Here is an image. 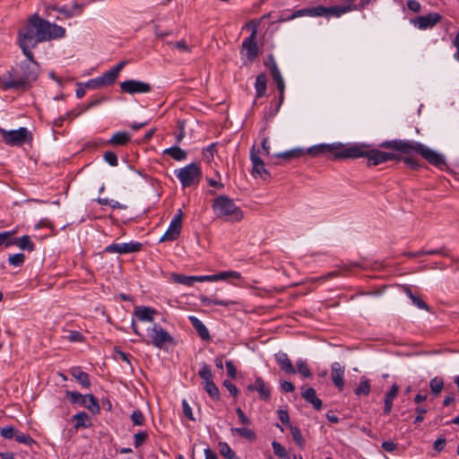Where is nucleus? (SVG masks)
I'll list each match as a JSON object with an SVG mask.
<instances>
[{
  "label": "nucleus",
  "mask_w": 459,
  "mask_h": 459,
  "mask_svg": "<svg viewBox=\"0 0 459 459\" xmlns=\"http://www.w3.org/2000/svg\"><path fill=\"white\" fill-rule=\"evenodd\" d=\"M307 152L312 156H325L332 160L367 158L369 167L396 159V153L372 149L366 143H321L309 147Z\"/></svg>",
  "instance_id": "nucleus-1"
},
{
  "label": "nucleus",
  "mask_w": 459,
  "mask_h": 459,
  "mask_svg": "<svg viewBox=\"0 0 459 459\" xmlns=\"http://www.w3.org/2000/svg\"><path fill=\"white\" fill-rule=\"evenodd\" d=\"M379 148L390 149L400 152L396 153V161H403L414 171L419 170L421 165L413 154L422 157L430 165L444 170L447 168L446 158L443 154L429 148L420 142L410 140H388L378 144Z\"/></svg>",
  "instance_id": "nucleus-2"
},
{
  "label": "nucleus",
  "mask_w": 459,
  "mask_h": 459,
  "mask_svg": "<svg viewBox=\"0 0 459 459\" xmlns=\"http://www.w3.org/2000/svg\"><path fill=\"white\" fill-rule=\"evenodd\" d=\"M50 27L49 22L35 13L30 17L28 24L19 30V46L29 60H32V48H35L41 41L51 39Z\"/></svg>",
  "instance_id": "nucleus-3"
},
{
  "label": "nucleus",
  "mask_w": 459,
  "mask_h": 459,
  "mask_svg": "<svg viewBox=\"0 0 459 459\" xmlns=\"http://www.w3.org/2000/svg\"><path fill=\"white\" fill-rule=\"evenodd\" d=\"M39 71V65L32 54V60L27 58V61L22 62L7 73V80L3 83V89L25 90L31 82L37 80Z\"/></svg>",
  "instance_id": "nucleus-4"
},
{
  "label": "nucleus",
  "mask_w": 459,
  "mask_h": 459,
  "mask_svg": "<svg viewBox=\"0 0 459 459\" xmlns=\"http://www.w3.org/2000/svg\"><path fill=\"white\" fill-rule=\"evenodd\" d=\"M212 208L218 219L227 222H239L244 217L240 207L228 195H223L213 199Z\"/></svg>",
  "instance_id": "nucleus-5"
},
{
  "label": "nucleus",
  "mask_w": 459,
  "mask_h": 459,
  "mask_svg": "<svg viewBox=\"0 0 459 459\" xmlns=\"http://www.w3.org/2000/svg\"><path fill=\"white\" fill-rule=\"evenodd\" d=\"M175 175L179 179L182 187H189L198 185L202 178V170L199 164L192 162L184 168L177 169Z\"/></svg>",
  "instance_id": "nucleus-6"
},
{
  "label": "nucleus",
  "mask_w": 459,
  "mask_h": 459,
  "mask_svg": "<svg viewBox=\"0 0 459 459\" xmlns=\"http://www.w3.org/2000/svg\"><path fill=\"white\" fill-rule=\"evenodd\" d=\"M3 141L10 146H21L25 143L32 141V134L26 127H20L17 130L7 131L0 129Z\"/></svg>",
  "instance_id": "nucleus-7"
},
{
  "label": "nucleus",
  "mask_w": 459,
  "mask_h": 459,
  "mask_svg": "<svg viewBox=\"0 0 459 459\" xmlns=\"http://www.w3.org/2000/svg\"><path fill=\"white\" fill-rule=\"evenodd\" d=\"M254 30L249 37L246 38L242 42L241 52H245L247 60L253 63L259 55V48L256 43V24L253 22Z\"/></svg>",
  "instance_id": "nucleus-8"
},
{
  "label": "nucleus",
  "mask_w": 459,
  "mask_h": 459,
  "mask_svg": "<svg viewBox=\"0 0 459 459\" xmlns=\"http://www.w3.org/2000/svg\"><path fill=\"white\" fill-rule=\"evenodd\" d=\"M151 338V343L158 349H161L166 343H175V340L171 334L164 330L160 325H154L152 326Z\"/></svg>",
  "instance_id": "nucleus-9"
},
{
  "label": "nucleus",
  "mask_w": 459,
  "mask_h": 459,
  "mask_svg": "<svg viewBox=\"0 0 459 459\" xmlns=\"http://www.w3.org/2000/svg\"><path fill=\"white\" fill-rule=\"evenodd\" d=\"M182 218L183 212L181 209H179L174 215L172 221H170L169 229L161 237L160 241H174L178 238L182 228Z\"/></svg>",
  "instance_id": "nucleus-10"
},
{
  "label": "nucleus",
  "mask_w": 459,
  "mask_h": 459,
  "mask_svg": "<svg viewBox=\"0 0 459 459\" xmlns=\"http://www.w3.org/2000/svg\"><path fill=\"white\" fill-rule=\"evenodd\" d=\"M442 19L438 13L432 12L427 15L418 16L411 20V22L420 30H428L433 28Z\"/></svg>",
  "instance_id": "nucleus-11"
},
{
  "label": "nucleus",
  "mask_w": 459,
  "mask_h": 459,
  "mask_svg": "<svg viewBox=\"0 0 459 459\" xmlns=\"http://www.w3.org/2000/svg\"><path fill=\"white\" fill-rule=\"evenodd\" d=\"M120 89L123 92L128 94L147 93L152 91V86L148 82L126 80L120 83Z\"/></svg>",
  "instance_id": "nucleus-12"
},
{
  "label": "nucleus",
  "mask_w": 459,
  "mask_h": 459,
  "mask_svg": "<svg viewBox=\"0 0 459 459\" xmlns=\"http://www.w3.org/2000/svg\"><path fill=\"white\" fill-rule=\"evenodd\" d=\"M143 247V244L140 242H129V243H113L105 247L104 252L106 253H118V254H129L139 252Z\"/></svg>",
  "instance_id": "nucleus-13"
},
{
  "label": "nucleus",
  "mask_w": 459,
  "mask_h": 459,
  "mask_svg": "<svg viewBox=\"0 0 459 459\" xmlns=\"http://www.w3.org/2000/svg\"><path fill=\"white\" fill-rule=\"evenodd\" d=\"M247 391H257L259 398L263 401H269L271 399V391L266 386L265 382L261 377H256L253 385L247 386Z\"/></svg>",
  "instance_id": "nucleus-14"
},
{
  "label": "nucleus",
  "mask_w": 459,
  "mask_h": 459,
  "mask_svg": "<svg viewBox=\"0 0 459 459\" xmlns=\"http://www.w3.org/2000/svg\"><path fill=\"white\" fill-rule=\"evenodd\" d=\"M229 278L239 279L241 278V274L240 273L235 271L221 272L216 274L197 276V281L198 282L215 281L220 280H227Z\"/></svg>",
  "instance_id": "nucleus-15"
},
{
  "label": "nucleus",
  "mask_w": 459,
  "mask_h": 459,
  "mask_svg": "<svg viewBox=\"0 0 459 459\" xmlns=\"http://www.w3.org/2000/svg\"><path fill=\"white\" fill-rule=\"evenodd\" d=\"M344 371L345 367L341 365V363L334 362L332 364V380L339 390H342L344 387Z\"/></svg>",
  "instance_id": "nucleus-16"
},
{
  "label": "nucleus",
  "mask_w": 459,
  "mask_h": 459,
  "mask_svg": "<svg viewBox=\"0 0 459 459\" xmlns=\"http://www.w3.org/2000/svg\"><path fill=\"white\" fill-rule=\"evenodd\" d=\"M13 245L18 246L21 249L32 252L35 249V244L31 241L30 236L24 235L20 238H10L6 247Z\"/></svg>",
  "instance_id": "nucleus-17"
},
{
  "label": "nucleus",
  "mask_w": 459,
  "mask_h": 459,
  "mask_svg": "<svg viewBox=\"0 0 459 459\" xmlns=\"http://www.w3.org/2000/svg\"><path fill=\"white\" fill-rule=\"evenodd\" d=\"M275 360L280 368L287 374H295L296 369L289 359L288 355L284 352H278L275 354Z\"/></svg>",
  "instance_id": "nucleus-18"
},
{
  "label": "nucleus",
  "mask_w": 459,
  "mask_h": 459,
  "mask_svg": "<svg viewBox=\"0 0 459 459\" xmlns=\"http://www.w3.org/2000/svg\"><path fill=\"white\" fill-rule=\"evenodd\" d=\"M301 395L307 403L313 406L315 410L320 411L322 409L323 403L321 399L316 396V390L313 387H307L305 389Z\"/></svg>",
  "instance_id": "nucleus-19"
},
{
  "label": "nucleus",
  "mask_w": 459,
  "mask_h": 459,
  "mask_svg": "<svg viewBox=\"0 0 459 459\" xmlns=\"http://www.w3.org/2000/svg\"><path fill=\"white\" fill-rule=\"evenodd\" d=\"M157 314V311L152 307H144V306H138L134 307V315L140 320V321H146V322H152L153 321V316Z\"/></svg>",
  "instance_id": "nucleus-20"
},
{
  "label": "nucleus",
  "mask_w": 459,
  "mask_h": 459,
  "mask_svg": "<svg viewBox=\"0 0 459 459\" xmlns=\"http://www.w3.org/2000/svg\"><path fill=\"white\" fill-rule=\"evenodd\" d=\"M189 321L202 340H204V341L211 340V335H210V333H209L207 327L204 325V324L199 318H197L196 316H189Z\"/></svg>",
  "instance_id": "nucleus-21"
},
{
  "label": "nucleus",
  "mask_w": 459,
  "mask_h": 459,
  "mask_svg": "<svg viewBox=\"0 0 459 459\" xmlns=\"http://www.w3.org/2000/svg\"><path fill=\"white\" fill-rule=\"evenodd\" d=\"M131 141V135L129 133L120 131L115 133L112 137L106 142V144L113 146H126Z\"/></svg>",
  "instance_id": "nucleus-22"
},
{
  "label": "nucleus",
  "mask_w": 459,
  "mask_h": 459,
  "mask_svg": "<svg viewBox=\"0 0 459 459\" xmlns=\"http://www.w3.org/2000/svg\"><path fill=\"white\" fill-rule=\"evenodd\" d=\"M399 391V386L396 384H393L391 389L386 393L385 396V406L384 413L389 414L393 408L394 399L396 397Z\"/></svg>",
  "instance_id": "nucleus-23"
},
{
  "label": "nucleus",
  "mask_w": 459,
  "mask_h": 459,
  "mask_svg": "<svg viewBox=\"0 0 459 459\" xmlns=\"http://www.w3.org/2000/svg\"><path fill=\"white\" fill-rule=\"evenodd\" d=\"M70 373L83 387L89 388L91 386L88 373L82 371L79 367L72 368Z\"/></svg>",
  "instance_id": "nucleus-24"
},
{
  "label": "nucleus",
  "mask_w": 459,
  "mask_h": 459,
  "mask_svg": "<svg viewBox=\"0 0 459 459\" xmlns=\"http://www.w3.org/2000/svg\"><path fill=\"white\" fill-rule=\"evenodd\" d=\"M309 148H307V150L303 149V148H295V149H292V150H290V151H286L284 152H281V153H277L275 154V157L276 158H282V159H285V160H290V159H298V158H300L301 156H303L304 154L307 153L309 154L311 157H313L307 151H308Z\"/></svg>",
  "instance_id": "nucleus-25"
},
{
  "label": "nucleus",
  "mask_w": 459,
  "mask_h": 459,
  "mask_svg": "<svg viewBox=\"0 0 459 459\" xmlns=\"http://www.w3.org/2000/svg\"><path fill=\"white\" fill-rule=\"evenodd\" d=\"M74 420H75L74 429H86L91 426V420L90 416L84 412H79L74 415Z\"/></svg>",
  "instance_id": "nucleus-26"
},
{
  "label": "nucleus",
  "mask_w": 459,
  "mask_h": 459,
  "mask_svg": "<svg viewBox=\"0 0 459 459\" xmlns=\"http://www.w3.org/2000/svg\"><path fill=\"white\" fill-rule=\"evenodd\" d=\"M354 10V6L352 5H345V4H340V5H333L326 7V14L325 16H335L340 17L342 14L346 13L350 11Z\"/></svg>",
  "instance_id": "nucleus-27"
},
{
  "label": "nucleus",
  "mask_w": 459,
  "mask_h": 459,
  "mask_svg": "<svg viewBox=\"0 0 459 459\" xmlns=\"http://www.w3.org/2000/svg\"><path fill=\"white\" fill-rule=\"evenodd\" d=\"M266 85H267V77L265 74L261 73L256 76L255 88V95L256 98H262L264 96L266 91Z\"/></svg>",
  "instance_id": "nucleus-28"
},
{
  "label": "nucleus",
  "mask_w": 459,
  "mask_h": 459,
  "mask_svg": "<svg viewBox=\"0 0 459 459\" xmlns=\"http://www.w3.org/2000/svg\"><path fill=\"white\" fill-rule=\"evenodd\" d=\"M230 431L232 435H238L248 441H254L256 438V434L255 433V431L245 427L231 428Z\"/></svg>",
  "instance_id": "nucleus-29"
},
{
  "label": "nucleus",
  "mask_w": 459,
  "mask_h": 459,
  "mask_svg": "<svg viewBox=\"0 0 459 459\" xmlns=\"http://www.w3.org/2000/svg\"><path fill=\"white\" fill-rule=\"evenodd\" d=\"M65 397L69 400L71 403L86 405L87 394H82L76 391H66Z\"/></svg>",
  "instance_id": "nucleus-30"
},
{
  "label": "nucleus",
  "mask_w": 459,
  "mask_h": 459,
  "mask_svg": "<svg viewBox=\"0 0 459 459\" xmlns=\"http://www.w3.org/2000/svg\"><path fill=\"white\" fill-rule=\"evenodd\" d=\"M171 277L174 282L186 286H193L195 282H198L197 276L173 273Z\"/></svg>",
  "instance_id": "nucleus-31"
},
{
  "label": "nucleus",
  "mask_w": 459,
  "mask_h": 459,
  "mask_svg": "<svg viewBox=\"0 0 459 459\" xmlns=\"http://www.w3.org/2000/svg\"><path fill=\"white\" fill-rule=\"evenodd\" d=\"M164 154L169 155L175 160L180 161L186 158V152L178 146H172L164 150Z\"/></svg>",
  "instance_id": "nucleus-32"
},
{
  "label": "nucleus",
  "mask_w": 459,
  "mask_h": 459,
  "mask_svg": "<svg viewBox=\"0 0 459 459\" xmlns=\"http://www.w3.org/2000/svg\"><path fill=\"white\" fill-rule=\"evenodd\" d=\"M200 300L205 306L218 305V306L228 307L230 305L235 304V302L231 301V300L219 299H211V298L206 297V296H202L200 298Z\"/></svg>",
  "instance_id": "nucleus-33"
},
{
  "label": "nucleus",
  "mask_w": 459,
  "mask_h": 459,
  "mask_svg": "<svg viewBox=\"0 0 459 459\" xmlns=\"http://www.w3.org/2000/svg\"><path fill=\"white\" fill-rule=\"evenodd\" d=\"M92 414L100 413V407L98 399L93 394H87L86 405H84Z\"/></svg>",
  "instance_id": "nucleus-34"
},
{
  "label": "nucleus",
  "mask_w": 459,
  "mask_h": 459,
  "mask_svg": "<svg viewBox=\"0 0 459 459\" xmlns=\"http://www.w3.org/2000/svg\"><path fill=\"white\" fill-rule=\"evenodd\" d=\"M118 75L112 70H108L100 76L104 86H109L115 83Z\"/></svg>",
  "instance_id": "nucleus-35"
},
{
  "label": "nucleus",
  "mask_w": 459,
  "mask_h": 459,
  "mask_svg": "<svg viewBox=\"0 0 459 459\" xmlns=\"http://www.w3.org/2000/svg\"><path fill=\"white\" fill-rule=\"evenodd\" d=\"M370 392L369 380L364 378L359 382V385L355 388L354 394L358 396L368 395Z\"/></svg>",
  "instance_id": "nucleus-36"
},
{
  "label": "nucleus",
  "mask_w": 459,
  "mask_h": 459,
  "mask_svg": "<svg viewBox=\"0 0 459 459\" xmlns=\"http://www.w3.org/2000/svg\"><path fill=\"white\" fill-rule=\"evenodd\" d=\"M290 430L294 442L299 447L303 448L305 440L302 437L300 429L297 426H290Z\"/></svg>",
  "instance_id": "nucleus-37"
},
{
  "label": "nucleus",
  "mask_w": 459,
  "mask_h": 459,
  "mask_svg": "<svg viewBox=\"0 0 459 459\" xmlns=\"http://www.w3.org/2000/svg\"><path fill=\"white\" fill-rule=\"evenodd\" d=\"M270 73L273 80L276 83L277 90H281L282 87H285L284 80L278 66L273 65V69H271Z\"/></svg>",
  "instance_id": "nucleus-38"
},
{
  "label": "nucleus",
  "mask_w": 459,
  "mask_h": 459,
  "mask_svg": "<svg viewBox=\"0 0 459 459\" xmlns=\"http://www.w3.org/2000/svg\"><path fill=\"white\" fill-rule=\"evenodd\" d=\"M444 386V381L441 377H434L429 382V387L433 394L438 395Z\"/></svg>",
  "instance_id": "nucleus-39"
},
{
  "label": "nucleus",
  "mask_w": 459,
  "mask_h": 459,
  "mask_svg": "<svg viewBox=\"0 0 459 459\" xmlns=\"http://www.w3.org/2000/svg\"><path fill=\"white\" fill-rule=\"evenodd\" d=\"M298 372L304 378H310L312 377V372L310 371L307 363L305 360L299 359L296 363Z\"/></svg>",
  "instance_id": "nucleus-40"
},
{
  "label": "nucleus",
  "mask_w": 459,
  "mask_h": 459,
  "mask_svg": "<svg viewBox=\"0 0 459 459\" xmlns=\"http://www.w3.org/2000/svg\"><path fill=\"white\" fill-rule=\"evenodd\" d=\"M204 390L214 400L220 399V391L213 380L205 383Z\"/></svg>",
  "instance_id": "nucleus-41"
},
{
  "label": "nucleus",
  "mask_w": 459,
  "mask_h": 459,
  "mask_svg": "<svg viewBox=\"0 0 459 459\" xmlns=\"http://www.w3.org/2000/svg\"><path fill=\"white\" fill-rule=\"evenodd\" d=\"M220 453L227 459H235L236 454L226 442L219 443Z\"/></svg>",
  "instance_id": "nucleus-42"
},
{
  "label": "nucleus",
  "mask_w": 459,
  "mask_h": 459,
  "mask_svg": "<svg viewBox=\"0 0 459 459\" xmlns=\"http://www.w3.org/2000/svg\"><path fill=\"white\" fill-rule=\"evenodd\" d=\"M252 175L254 177L259 176L261 178L266 180L271 178L270 173L266 170L264 168V162H263V165L253 167L252 168Z\"/></svg>",
  "instance_id": "nucleus-43"
},
{
  "label": "nucleus",
  "mask_w": 459,
  "mask_h": 459,
  "mask_svg": "<svg viewBox=\"0 0 459 459\" xmlns=\"http://www.w3.org/2000/svg\"><path fill=\"white\" fill-rule=\"evenodd\" d=\"M14 438L18 443L24 444L27 446H31L33 444H36V441L30 435L21 433L18 430H17V433H16Z\"/></svg>",
  "instance_id": "nucleus-44"
},
{
  "label": "nucleus",
  "mask_w": 459,
  "mask_h": 459,
  "mask_svg": "<svg viewBox=\"0 0 459 459\" xmlns=\"http://www.w3.org/2000/svg\"><path fill=\"white\" fill-rule=\"evenodd\" d=\"M199 377L207 383L212 380V373L206 363H204L201 369L198 371Z\"/></svg>",
  "instance_id": "nucleus-45"
},
{
  "label": "nucleus",
  "mask_w": 459,
  "mask_h": 459,
  "mask_svg": "<svg viewBox=\"0 0 459 459\" xmlns=\"http://www.w3.org/2000/svg\"><path fill=\"white\" fill-rule=\"evenodd\" d=\"M49 10L57 11L60 13H63L66 18H70L74 14V13L65 6L58 7L57 5H48L46 6L47 15H50Z\"/></svg>",
  "instance_id": "nucleus-46"
},
{
  "label": "nucleus",
  "mask_w": 459,
  "mask_h": 459,
  "mask_svg": "<svg viewBox=\"0 0 459 459\" xmlns=\"http://www.w3.org/2000/svg\"><path fill=\"white\" fill-rule=\"evenodd\" d=\"M134 425L143 426L145 421L143 413L140 410H134L130 416Z\"/></svg>",
  "instance_id": "nucleus-47"
},
{
  "label": "nucleus",
  "mask_w": 459,
  "mask_h": 459,
  "mask_svg": "<svg viewBox=\"0 0 459 459\" xmlns=\"http://www.w3.org/2000/svg\"><path fill=\"white\" fill-rule=\"evenodd\" d=\"M272 446H273V453H274L275 455H277L280 458H286L287 457V451H286L285 447L281 444H280L277 441H273L272 442Z\"/></svg>",
  "instance_id": "nucleus-48"
},
{
  "label": "nucleus",
  "mask_w": 459,
  "mask_h": 459,
  "mask_svg": "<svg viewBox=\"0 0 459 459\" xmlns=\"http://www.w3.org/2000/svg\"><path fill=\"white\" fill-rule=\"evenodd\" d=\"M49 33L51 35V39L56 38H62L65 34V30L61 26L51 23V27L49 28Z\"/></svg>",
  "instance_id": "nucleus-49"
},
{
  "label": "nucleus",
  "mask_w": 459,
  "mask_h": 459,
  "mask_svg": "<svg viewBox=\"0 0 459 459\" xmlns=\"http://www.w3.org/2000/svg\"><path fill=\"white\" fill-rule=\"evenodd\" d=\"M17 429L13 426H6L0 429V435L7 439H11L15 437Z\"/></svg>",
  "instance_id": "nucleus-50"
},
{
  "label": "nucleus",
  "mask_w": 459,
  "mask_h": 459,
  "mask_svg": "<svg viewBox=\"0 0 459 459\" xmlns=\"http://www.w3.org/2000/svg\"><path fill=\"white\" fill-rule=\"evenodd\" d=\"M301 16H309V8H303L294 11L290 16L281 18L279 21H290Z\"/></svg>",
  "instance_id": "nucleus-51"
},
{
  "label": "nucleus",
  "mask_w": 459,
  "mask_h": 459,
  "mask_svg": "<svg viewBox=\"0 0 459 459\" xmlns=\"http://www.w3.org/2000/svg\"><path fill=\"white\" fill-rule=\"evenodd\" d=\"M24 261L25 255L22 253H17L9 257V263L13 266H22Z\"/></svg>",
  "instance_id": "nucleus-52"
},
{
  "label": "nucleus",
  "mask_w": 459,
  "mask_h": 459,
  "mask_svg": "<svg viewBox=\"0 0 459 459\" xmlns=\"http://www.w3.org/2000/svg\"><path fill=\"white\" fill-rule=\"evenodd\" d=\"M103 159L110 166L115 167V166H117V164H118L117 156L114 152H110V151L105 152L104 155H103Z\"/></svg>",
  "instance_id": "nucleus-53"
},
{
  "label": "nucleus",
  "mask_w": 459,
  "mask_h": 459,
  "mask_svg": "<svg viewBox=\"0 0 459 459\" xmlns=\"http://www.w3.org/2000/svg\"><path fill=\"white\" fill-rule=\"evenodd\" d=\"M106 100L105 97L101 96V97H99V98H95L93 100H91V101H89L88 104L86 105H79V108H82V111H87L88 109L102 103L104 100Z\"/></svg>",
  "instance_id": "nucleus-54"
},
{
  "label": "nucleus",
  "mask_w": 459,
  "mask_h": 459,
  "mask_svg": "<svg viewBox=\"0 0 459 459\" xmlns=\"http://www.w3.org/2000/svg\"><path fill=\"white\" fill-rule=\"evenodd\" d=\"M148 438V433L146 431H140L134 436V446L140 447Z\"/></svg>",
  "instance_id": "nucleus-55"
},
{
  "label": "nucleus",
  "mask_w": 459,
  "mask_h": 459,
  "mask_svg": "<svg viewBox=\"0 0 459 459\" xmlns=\"http://www.w3.org/2000/svg\"><path fill=\"white\" fill-rule=\"evenodd\" d=\"M326 14V7L323 5H317L316 7L309 8V16L312 17H321L325 16Z\"/></svg>",
  "instance_id": "nucleus-56"
},
{
  "label": "nucleus",
  "mask_w": 459,
  "mask_h": 459,
  "mask_svg": "<svg viewBox=\"0 0 459 459\" xmlns=\"http://www.w3.org/2000/svg\"><path fill=\"white\" fill-rule=\"evenodd\" d=\"M98 203L100 204L109 205L113 209H125L126 206L120 204L117 201L108 200L107 198H99Z\"/></svg>",
  "instance_id": "nucleus-57"
},
{
  "label": "nucleus",
  "mask_w": 459,
  "mask_h": 459,
  "mask_svg": "<svg viewBox=\"0 0 459 459\" xmlns=\"http://www.w3.org/2000/svg\"><path fill=\"white\" fill-rule=\"evenodd\" d=\"M168 45L172 46L183 52H190L191 48L186 44V40H179L177 42H167Z\"/></svg>",
  "instance_id": "nucleus-58"
},
{
  "label": "nucleus",
  "mask_w": 459,
  "mask_h": 459,
  "mask_svg": "<svg viewBox=\"0 0 459 459\" xmlns=\"http://www.w3.org/2000/svg\"><path fill=\"white\" fill-rule=\"evenodd\" d=\"M84 86L88 89L96 90L101 88L104 85L99 76L97 78L89 80L87 82L84 83Z\"/></svg>",
  "instance_id": "nucleus-59"
},
{
  "label": "nucleus",
  "mask_w": 459,
  "mask_h": 459,
  "mask_svg": "<svg viewBox=\"0 0 459 459\" xmlns=\"http://www.w3.org/2000/svg\"><path fill=\"white\" fill-rule=\"evenodd\" d=\"M411 300L412 304L415 305L416 307H418L419 308L425 309L427 311H430V307H429V305L424 300H422L420 297L414 295L413 297H411Z\"/></svg>",
  "instance_id": "nucleus-60"
},
{
  "label": "nucleus",
  "mask_w": 459,
  "mask_h": 459,
  "mask_svg": "<svg viewBox=\"0 0 459 459\" xmlns=\"http://www.w3.org/2000/svg\"><path fill=\"white\" fill-rule=\"evenodd\" d=\"M250 160L253 163V167H257L263 165V160L258 155L257 151H255V146L252 147L250 152Z\"/></svg>",
  "instance_id": "nucleus-61"
},
{
  "label": "nucleus",
  "mask_w": 459,
  "mask_h": 459,
  "mask_svg": "<svg viewBox=\"0 0 459 459\" xmlns=\"http://www.w3.org/2000/svg\"><path fill=\"white\" fill-rule=\"evenodd\" d=\"M223 385L232 396L237 397L238 395L239 391L231 381L225 379L223 381Z\"/></svg>",
  "instance_id": "nucleus-62"
},
{
  "label": "nucleus",
  "mask_w": 459,
  "mask_h": 459,
  "mask_svg": "<svg viewBox=\"0 0 459 459\" xmlns=\"http://www.w3.org/2000/svg\"><path fill=\"white\" fill-rule=\"evenodd\" d=\"M182 408H183V413L184 415L189 420H192V421H195V419L194 417V414H193V411H192V409L189 405V403L186 401V400H183L182 401Z\"/></svg>",
  "instance_id": "nucleus-63"
},
{
  "label": "nucleus",
  "mask_w": 459,
  "mask_h": 459,
  "mask_svg": "<svg viewBox=\"0 0 459 459\" xmlns=\"http://www.w3.org/2000/svg\"><path fill=\"white\" fill-rule=\"evenodd\" d=\"M236 413L239 419V421L241 424L248 426L251 424L250 419L245 414V412L242 411L240 407H238L236 409Z\"/></svg>",
  "instance_id": "nucleus-64"
}]
</instances>
